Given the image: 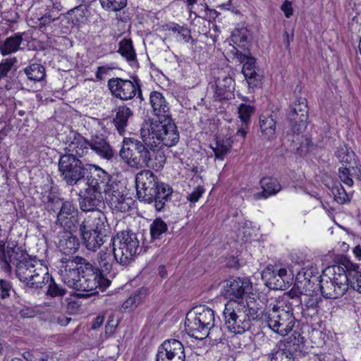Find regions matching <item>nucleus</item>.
Returning <instances> with one entry per match:
<instances>
[{"label":"nucleus","instance_id":"6e6552de","mask_svg":"<svg viewBox=\"0 0 361 361\" xmlns=\"http://www.w3.org/2000/svg\"><path fill=\"white\" fill-rule=\"evenodd\" d=\"M150 104L152 111L155 116L159 118V121L145 123L142 128H152L153 125H159L163 126L162 132L166 131L169 126L174 127L175 133H179L177 127L172 121L170 106L162 94L159 92H152L149 97Z\"/></svg>","mask_w":361,"mask_h":361},{"label":"nucleus","instance_id":"de8ad7c7","mask_svg":"<svg viewBox=\"0 0 361 361\" xmlns=\"http://www.w3.org/2000/svg\"><path fill=\"white\" fill-rule=\"evenodd\" d=\"M64 202H66L64 199L58 197L54 193H50L47 196V207L49 211L56 213Z\"/></svg>","mask_w":361,"mask_h":361},{"label":"nucleus","instance_id":"72a5a7b5","mask_svg":"<svg viewBox=\"0 0 361 361\" xmlns=\"http://www.w3.org/2000/svg\"><path fill=\"white\" fill-rule=\"evenodd\" d=\"M231 39L238 46L245 47L251 42L252 35L247 27H237L232 32Z\"/></svg>","mask_w":361,"mask_h":361},{"label":"nucleus","instance_id":"a211bd4d","mask_svg":"<svg viewBox=\"0 0 361 361\" xmlns=\"http://www.w3.org/2000/svg\"><path fill=\"white\" fill-rule=\"evenodd\" d=\"M56 213V224L65 230H71L78 222V209L73 201L66 200Z\"/></svg>","mask_w":361,"mask_h":361},{"label":"nucleus","instance_id":"69168bd1","mask_svg":"<svg viewBox=\"0 0 361 361\" xmlns=\"http://www.w3.org/2000/svg\"><path fill=\"white\" fill-rule=\"evenodd\" d=\"M133 79L135 80V82L136 84V86H137V97L140 98L141 101H142L144 99L142 97V90H141V85H140V81L137 77H133Z\"/></svg>","mask_w":361,"mask_h":361},{"label":"nucleus","instance_id":"0eeeda50","mask_svg":"<svg viewBox=\"0 0 361 361\" xmlns=\"http://www.w3.org/2000/svg\"><path fill=\"white\" fill-rule=\"evenodd\" d=\"M80 268L81 283H80L79 291L90 293L89 295H94L97 288L104 290L107 288L110 281L107 279L100 269L90 263L85 258H82Z\"/></svg>","mask_w":361,"mask_h":361},{"label":"nucleus","instance_id":"774afa93","mask_svg":"<svg viewBox=\"0 0 361 361\" xmlns=\"http://www.w3.org/2000/svg\"><path fill=\"white\" fill-rule=\"evenodd\" d=\"M353 253L358 259H361V245H358L353 249Z\"/></svg>","mask_w":361,"mask_h":361},{"label":"nucleus","instance_id":"bf43d9fd","mask_svg":"<svg viewBox=\"0 0 361 361\" xmlns=\"http://www.w3.org/2000/svg\"><path fill=\"white\" fill-rule=\"evenodd\" d=\"M353 164L354 166H351L353 171V172H351V174L353 177L359 180H361V165L360 164H357V161H355Z\"/></svg>","mask_w":361,"mask_h":361},{"label":"nucleus","instance_id":"aec40b11","mask_svg":"<svg viewBox=\"0 0 361 361\" xmlns=\"http://www.w3.org/2000/svg\"><path fill=\"white\" fill-rule=\"evenodd\" d=\"M214 86V97L216 100L228 99L235 89V81L228 74L219 71L215 79Z\"/></svg>","mask_w":361,"mask_h":361},{"label":"nucleus","instance_id":"e433bc0d","mask_svg":"<svg viewBox=\"0 0 361 361\" xmlns=\"http://www.w3.org/2000/svg\"><path fill=\"white\" fill-rule=\"evenodd\" d=\"M118 52L124 57L128 62L136 61V53L133 46V42L130 39H123L119 42Z\"/></svg>","mask_w":361,"mask_h":361},{"label":"nucleus","instance_id":"f704fd0d","mask_svg":"<svg viewBox=\"0 0 361 361\" xmlns=\"http://www.w3.org/2000/svg\"><path fill=\"white\" fill-rule=\"evenodd\" d=\"M190 313L195 314L203 323L214 330V312L212 309L204 306L196 307Z\"/></svg>","mask_w":361,"mask_h":361},{"label":"nucleus","instance_id":"39448f33","mask_svg":"<svg viewBox=\"0 0 361 361\" xmlns=\"http://www.w3.org/2000/svg\"><path fill=\"white\" fill-rule=\"evenodd\" d=\"M95 165L84 163L73 154H64L59 160L60 176L67 185L73 186L88 176L90 169Z\"/></svg>","mask_w":361,"mask_h":361},{"label":"nucleus","instance_id":"20e7f679","mask_svg":"<svg viewBox=\"0 0 361 361\" xmlns=\"http://www.w3.org/2000/svg\"><path fill=\"white\" fill-rule=\"evenodd\" d=\"M111 245L114 248L116 263L127 266L139 253L140 241L137 234L131 231H123L111 238Z\"/></svg>","mask_w":361,"mask_h":361},{"label":"nucleus","instance_id":"5701e85b","mask_svg":"<svg viewBox=\"0 0 361 361\" xmlns=\"http://www.w3.org/2000/svg\"><path fill=\"white\" fill-rule=\"evenodd\" d=\"M89 147L100 157L110 160L114 156L113 149L102 135H94L88 140Z\"/></svg>","mask_w":361,"mask_h":361},{"label":"nucleus","instance_id":"9d476101","mask_svg":"<svg viewBox=\"0 0 361 361\" xmlns=\"http://www.w3.org/2000/svg\"><path fill=\"white\" fill-rule=\"evenodd\" d=\"M88 188L85 190L84 197L80 202V209L85 212L101 211L104 205L102 193H104L106 183L103 180L93 178L87 182Z\"/></svg>","mask_w":361,"mask_h":361},{"label":"nucleus","instance_id":"338daca9","mask_svg":"<svg viewBox=\"0 0 361 361\" xmlns=\"http://www.w3.org/2000/svg\"><path fill=\"white\" fill-rule=\"evenodd\" d=\"M115 328H116V325H114L113 324H110V321H108V323H107V324L105 326L106 333V334H110L114 333V331L115 330Z\"/></svg>","mask_w":361,"mask_h":361},{"label":"nucleus","instance_id":"3c124183","mask_svg":"<svg viewBox=\"0 0 361 361\" xmlns=\"http://www.w3.org/2000/svg\"><path fill=\"white\" fill-rule=\"evenodd\" d=\"M338 176L341 180L348 186H352L353 185V176L351 174V171L350 168L348 167H341L338 169Z\"/></svg>","mask_w":361,"mask_h":361},{"label":"nucleus","instance_id":"ea45409f","mask_svg":"<svg viewBox=\"0 0 361 361\" xmlns=\"http://www.w3.org/2000/svg\"><path fill=\"white\" fill-rule=\"evenodd\" d=\"M89 10L85 5H80L71 10H69L66 14L71 16L72 22L74 24L82 23L86 20Z\"/></svg>","mask_w":361,"mask_h":361},{"label":"nucleus","instance_id":"0e129e2a","mask_svg":"<svg viewBox=\"0 0 361 361\" xmlns=\"http://www.w3.org/2000/svg\"><path fill=\"white\" fill-rule=\"evenodd\" d=\"M108 72V68L104 67V66H99L97 68V71L96 73V78L97 80H102V75L104 74H106Z\"/></svg>","mask_w":361,"mask_h":361},{"label":"nucleus","instance_id":"5fc2aeb1","mask_svg":"<svg viewBox=\"0 0 361 361\" xmlns=\"http://www.w3.org/2000/svg\"><path fill=\"white\" fill-rule=\"evenodd\" d=\"M288 295L290 296L291 300L290 302H288L290 305H295L296 306H298L300 304H302V298H300L296 290L291 289Z\"/></svg>","mask_w":361,"mask_h":361},{"label":"nucleus","instance_id":"a878e982","mask_svg":"<svg viewBox=\"0 0 361 361\" xmlns=\"http://www.w3.org/2000/svg\"><path fill=\"white\" fill-rule=\"evenodd\" d=\"M345 270H343V281L350 284V286L360 293H361V271L360 266L347 261L345 264Z\"/></svg>","mask_w":361,"mask_h":361},{"label":"nucleus","instance_id":"7ed1b4c3","mask_svg":"<svg viewBox=\"0 0 361 361\" xmlns=\"http://www.w3.org/2000/svg\"><path fill=\"white\" fill-rule=\"evenodd\" d=\"M308 106L307 99L304 97H299L295 102L290 107L288 113V118L292 126L293 134L288 133L286 138L290 142V150L299 153L302 151L301 144L303 137L300 135L305 127L308 119Z\"/></svg>","mask_w":361,"mask_h":361},{"label":"nucleus","instance_id":"4468645a","mask_svg":"<svg viewBox=\"0 0 361 361\" xmlns=\"http://www.w3.org/2000/svg\"><path fill=\"white\" fill-rule=\"evenodd\" d=\"M183 345L176 339L165 341L158 348L157 361H185Z\"/></svg>","mask_w":361,"mask_h":361},{"label":"nucleus","instance_id":"052dcab7","mask_svg":"<svg viewBox=\"0 0 361 361\" xmlns=\"http://www.w3.org/2000/svg\"><path fill=\"white\" fill-rule=\"evenodd\" d=\"M249 125L250 124L242 123V125L240 128L238 130L236 135L241 136L243 138H245L249 129Z\"/></svg>","mask_w":361,"mask_h":361},{"label":"nucleus","instance_id":"393cba45","mask_svg":"<svg viewBox=\"0 0 361 361\" xmlns=\"http://www.w3.org/2000/svg\"><path fill=\"white\" fill-rule=\"evenodd\" d=\"M97 262L99 265V269L104 275L111 273L113 270V267L116 262V257L114 254V248L111 243L109 247H105L98 252Z\"/></svg>","mask_w":361,"mask_h":361},{"label":"nucleus","instance_id":"09e8293b","mask_svg":"<svg viewBox=\"0 0 361 361\" xmlns=\"http://www.w3.org/2000/svg\"><path fill=\"white\" fill-rule=\"evenodd\" d=\"M142 302V292L137 290L132 294L123 304L125 310H133L136 307Z\"/></svg>","mask_w":361,"mask_h":361},{"label":"nucleus","instance_id":"c9c22d12","mask_svg":"<svg viewBox=\"0 0 361 361\" xmlns=\"http://www.w3.org/2000/svg\"><path fill=\"white\" fill-rule=\"evenodd\" d=\"M24 72L30 80L41 81L46 75L45 68L40 63H33L24 69Z\"/></svg>","mask_w":361,"mask_h":361},{"label":"nucleus","instance_id":"c85d7f7f","mask_svg":"<svg viewBox=\"0 0 361 361\" xmlns=\"http://www.w3.org/2000/svg\"><path fill=\"white\" fill-rule=\"evenodd\" d=\"M114 124L120 135H123L128 124V119L133 115V111L126 105L118 106L116 110Z\"/></svg>","mask_w":361,"mask_h":361},{"label":"nucleus","instance_id":"58836bf2","mask_svg":"<svg viewBox=\"0 0 361 361\" xmlns=\"http://www.w3.org/2000/svg\"><path fill=\"white\" fill-rule=\"evenodd\" d=\"M335 154L340 162L346 165H350L357 161L355 152L345 146L338 148Z\"/></svg>","mask_w":361,"mask_h":361},{"label":"nucleus","instance_id":"423d86ee","mask_svg":"<svg viewBox=\"0 0 361 361\" xmlns=\"http://www.w3.org/2000/svg\"><path fill=\"white\" fill-rule=\"evenodd\" d=\"M271 304L267 308L264 316L268 326L281 336H286L290 333L295 324V318L293 314L292 308L285 310L282 305Z\"/></svg>","mask_w":361,"mask_h":361},{"label":"nucleus","instance_id":"ddd939ff","mask_svg":"<svg viewBox=\"0 0 361 361\" xmlns=\"http://www.w3.org/2000/svg\"><path fill=\"white\" fill-rule=\"evenodd\" d=\"M223 290L230 301H242L245 295L252 290V283L247 277H231L223 283Z\"/></svg>","mask_w":361,"mask_h":361},{"label":"nucleus","instance_id":"b1692460","mask_svg":"<svg viewBox=\"0 0 361 361\" xmlns=\"http://www.w3.org/2000/svg\"><path fill=\"white\" fill-rule=\"evenodd\" d=\"M80 231L82 244L90 251H97L106 241V233L86 231L81 228Z\"/></svg>","mask_w":361,"mask_h":361},{"label":"nucleus","instance_id":"c03bdc74","mask_svg":"<svg viewBox=\"0 0 361 361\" xmlns=\"http://www.w3.org/2000/svg\"><path fill=\"white\" fill-rule=\"evenodd\" d=\"M251 337L250 334H234L231 338V342L235 348H243L251 344Z\"/></svg>","mask_w":361,"mask_h":361},{"label":"nucleus","instance_id":"8fccbe9b","mask_svg":"<svg viewBox=\"0 0 361 361\" xmlns=\"http://www.w3.org/2000/svg\"><path fill=\"white\" fill-rule=\"evenodd\" d=\"M54 13V11H49L39 18V29L40 30H46L47 26L51 22H55L59 19V16H57Z\"/></svg>","mask_w":361,"mask_h":361},{"label":"nucleus","instance_id":"dca6fc26","mask_svg":"<svg viewBox=\"0 0 361 361\" xmlns=\"http://www.w3.org/2000/svg\"><path fill=\"white\" fill-rule=\"evenodd\" d=\"M108 87L112 94L121 100L132 99L137 94V87L133 82L119 78H113L109 80Z\"/></svg>","mask_w":361,"mask_h":361},{"label":"nucleus","instance_id":"412c9836","mask_svg":"<svg viewBox=\"0 0 361 361\" xmlns=\"http://www.w3.org/2000/svg\"><path fill=\"white\" fill-rule=\"evenodd\" d=\"M68 154H73L78 158H81L88 152V140L75 131H70L66 137Z\"/></svg>","mask_w":361,"mask_h":361},{"label":"nucleus","instance_id":"79ce46f5","mask_svg":"<svg viewBox=\"0 0 361 361\" xmlns=\"http://www.w3.org/2000/svg\"><path fill=\"white\" fill-rule=\"evenodd\" d=\"M331 192L334 200L341 204L348 202L350 200L349 195L340 183H336L331 188Z\"/></svg>","mask_w":361,"mask_h":361},{"label":"nucleus","instance_id":"4be33fe9","mask_svg":"<svg viewBox=\"0 0 361 361\" xmlns=\"http://www.w3.org/2000/svg\"><path fill=\"white\" fill-rule=\"evenodd\" d=\"M107 226L106 218L101 211L92 212L80 224V228L86 231L105 233Z\"/></svg>","mask_w":361,"mask_h":361},{"label":"nucleus","instance_id":"6ab92c4d","mask_svg":"<svg viewBox=\"0 0 361 361\" xmlns=\"http://www.w3.org/2000/svg\"><path fill=\"white\" fill-rule=\"evenodd\" d=\"M185 328L188 335L202 340L207 336L212 337L214 329L197 317L193 313H188L185 320Z\"/></svg>","mask_w":361,"mask_h":361},{"label":"nucleus","instance_id":"7c9ffc66","mask_svg":"<svg viewBox=\"0 0 361 361\" xmlns=\"http://www.w3.org/2000/svg\"><path fill=\"white\" fill-rule=\"evenodd\" d=\"M23 33H16L14 35L7 37L4 43L0 45V51L6 56L17 51L23 42Z\"/></svg>","mask_w":361,"mask_h":361},{"label":"nucleus","instance_id":"2f4dec72","mask_svg":"<svg viewBox=\"0 0 361 361\" xmlns=\"http://www.w3.org/2000/svg\"><path fill=\"white\" fill-rule=\"evenodd\" d=\"M276 123L273 115L260 116V131L264 139L271 140L274 137Z\"/></svg>","mask_w":361,"mask_h":361},{"label":"nucleus","instance_id":"e2e57ef3","mask_svg":"<svg viewBox=\"0 0 361 361\" xmlns=\"http://www.w3.org/2000/svg\"><path fill=\"white\" fill-rule=\"evenodd\" d=\"M103 322H104V316L99 315L94 319V320L92 323V328L93 329H98L99 327L101 326V325L103 324Z\"/></svg>","mask_w":361,"mask_h":361},{"label":"nucleus","instance_id":"49530a36","mask_svg":"<svg viewBox=\"0 0 361 361\" xmlns=\"http://www.w3.org/2000/svg\"><path fill=\"white\" fill-rule=\"evenodd\" d=\"M50 280V283L48 286V290L47 294L52 298H61L63 297L66 290L62 286L56 284L55 281L49 277V281Z\"/></svg>","mask_w":361,"mask_h":361},{"label":"nucleus","instance_id":"9b49d317","mask_svg":"<svg viewBox=\"0 0 361 361\" xmlns=\"http://www.w3.org/2000/svg\"><path fill=\"white\" fill-rule=\"evenodd\" d=\"M82 257L69 256L61 259L60 275L62 281L68 287L79 291L82 272L79 267Z\"/></svg>","mask_w":361,"mask_h":361},{"label":"nucleus","instance_id":"4d7b16f0","mask_svg":"<svg viewBox=\"0 0 361 361\" xmlns=\"http://www.w3.org/2000/svg\"><path fill=\"white\" fill-rule=\"evenodd\" d=\"M286 18H290L293 15V8L290 1L286 0L281 6Z\"/></svg>","mask_w":361,"mask_h":361},{"label":"nucleus","instance_id":"f8f14e48","mask_svg":"<svg viewBox=\"0 0 361 361\" xmlns=\"http://www.w3.org/2000/svg\"><path fill=\"white\" fill-rule=\"evenodd\" d=\"M234 55L240 63H243L242 72L247 80L249 88L259 87L262 85V76L258 73L259 69L256 66V59L250 55L248 50L247 53L243 54L236 49Z\"/></svg>","mask_w":361,"mask_h":361},{"label":"nucleus","instance_id":"2eb2a0df","mask_svg":"<svg viewBox=\"0 0 361 361\" xmlns=\"http://www.w3.org/2000/svg\"><path fill=\"white\" fill-rule=\"evenodd\" d=\"M343 274H338L329 280L322 279L320 281V290L322 295L329 299H336L343 295L348 290V283L343 279Z\"/></svg>","mask_w":361,"mask_h":361},{"label":"nucleus","instance_id":"6e6d98bb","mask_svg":"<svg viewBox=\"0 0 361 361\" xmlns=\"http://www.w3.org/2000/svg\"><path fill=\"white\" fill-rule=\"evenodd\" d=\"M12 66L13 63L11 61H6L5 63H0V79L7 75Z\"/></svg>","mask_w":361,"mask_h":361},{"label":"nucleus","instance_id":"cd10ccee","mask_svg":"<svg viewBox=\"0 0 361 361\" xmlns=\"http://www.w3.org/2000/svg\"><path fill=\"white\" fill-rule=\"evenodd\" d=\"M79 247V239L71 232H65L59 241V248L65 254V257L76 252Z\"/></svg>","mask_w":361,"mask_h":361},{"label":"nucleus","instance_id":"a19ab883","mask_svg":"<svg viewBox=\"0 0 361 361\" xmlns=\"http://www.w3.org/2000/svg\"><path fill=\"white\" fill-rule=\"evenodd\" d=\"M267 357L269 361H294L293 353L286 349H274Z\"/></svg>","mask_w":361,"mask_h":361},{"label":"nucleus","instance_id":"f03ea898","mask_svg":"<svg viewBox=\"0 0 361 361\" xmlns=\"http://www.w3.org/2000/svg\"><path fill=\"white\" fill-rule=\"evenodd\" d=\"M262 316L263 310L255 305V301H229L224 310L225 326L234 334L249 331L252 321H259Z\"/></svg>","mask_w":361,"mask_h":361},{"label":"nucleus","instance_id":"680f3d73","mask_svg":"<svg viewBox=\"0 0 361 361\" xmlns=\"http://www.w3.org/2000/svg\"><path fill=\"white\" fill-rule=\"evenodd\" d=\"M57 323L61 326H66L71 321V317L61 315L57 318Z\"/></svg>","mask_w":361,"mask_h":361},{"label":"nucleus","instance_id":"37998d69","mask_svg":"<svg viewBox=\"0 0 361 361\" xmlns=\"http://www.w3.org/2000/svg\"><path fill=\"white\" fill-rule=\"evenodd\" d=\"M102 7L111 12H117L127 6V0H99Z\"/></svg>","mask_w":361,"mask_h":361},{"label":"nucleus","instance_id":"603ef678","mask_svg":"<svg viewBox=\"0 0 361 361\" xmlns=\"http://www.w3.org/2000/svg\"><path fill=\"white\" fill-rule=\"evenodd\" d=\"M12 286L10 281L5 279H0V298L5 299L8 298Z\"/></svg>","mask_w":361,"mask_h":361},{"label":"nucleus","instance_id":"a18cd8bd","mask_svg":"<svg viewBox=\"0 0 361 361\" xmlns=\"http://www.w3.org/2000/svg\"><path fill=\"white\" fill-rule=\"evenodd\" d=\"M255 108L245 104H240L238 107L239 118L242 123L250 124V117L254 114Z\"/></svg>","mask_w":361,"mask_h":361},{"label":"nucleus","instance_id":"473e14b6","mask_svg":"<svg viewBox=\"0 0 361 361\" xmlns=\"http://www.w3.org/2000/svg\"><path fill=\"white\" fill-rule=\"evenodd\" d=\"M232 144L233 141L231 138L221 139L217 137L215 147H212L216 159L223 160L227 154L230 152Z\"/></svg>","mask_w":361,"mask_h":361},{"label":"nucleus","instance_id":"1a4fd4ad","mask_svg":"<svg viewBox=\"0 0 361 361\" xmlns=\"http://www.w3.org/2000/svg\"><path fill=\"white\" fill-rule=\"evenodd\" d=\"M104 188L106 201L114 212L124 213L130 209L131 199L126 197V188L121 182H106Z\"/></svg>","mask_w":361,"mask_h":361},{"label":"nucleus","instance_id":"4c0bfd02","mask_svg":"<svg viewBox=\"0 0 361 361\" xmlns=\"http://www.w3.org/2000/svg\"><path fill=\"white\" fill-rule=\"evenodd\" d=\"M168 230L167 224L161 219L157 218L150 225V235L152 240H159L161 235Z\"/></svg>","mask_w":361,"mask_h":361},{"label":"nucleus","instance_id":"bb28decb","mask_svg":"<svg viewBox=\"0 0 361 361\" xmlns=\"http://www.w3.org/2000/svg\"><path fill=\"white\" fill-rule=\"evenodd\" d=\"M262 191L254 194L255 200L267 198L269 196L276 195L281 190V185L277 179L271 177H265L260 180Z\"/></svg>","mask_w":361,"mask_h":361},{"label":"nucleus","instance_id":"c756f323","mask_svg":"<svg viewBox=\"0 0 361 361\" xmlns=\"http://www.w3.org/2000/svg\"><path fill=\"white\" fill-rule=\"evenodd\" d=\"M301 310L305 317H312L317 314L319 309V302L321 300L317 295H303Z\"/></svg>","mask_w":361,"mask_h":361},{"label":"nucleus","instance_id":"f257e3e1","mask_svg":"<svg viewBox=\"0 0 361 361\" xmlns=\"http://www.w3.org/2000/svg\"><path fill=\"white\" fill-rule=\"evenodd\" d=\"M162 126L153 125L152 128H141L140 137L124 138L119 152L121 159L131 169H145L136 176L137 195L140 201L154 203L157 211H162L166 203L171 200L173 189L169 185L159 181L151 170H162L166 157L159 146L162 144L172 147L178 142L179 133H175L174 127L169 126L162 132Z\"/></svg>","mask_w":361,"mask_h":361},{"label":"nucleus","instance_id":"13d9d810","mask_svg":"<svg viewBox=\"0 0 361 361\" xmlns=\"http://www.w3.org/2000/svg\"><path fill=\"white\" fill-rule=\"evenodd\" d=\"M190 32V30L188 27H181V29H179L178 35L182 37V39L185 42H188L190 39H192Z\"/></svg>","mask_w":361,"mask_h":361},{"label":"nucleus","instance_id":"f3484780","mask_svg":"<svg viewBox=\"0 0 361 361\" xmlns=\"http://www.w3.org/2000/svg\"><path fill=\"white\" fill-rule=\"evenodd\" d=\"M262 277L266 285L271 289L283 290L286 288L288 276L285 268L269 265L262 271Z\"/></svg>","mask_w":361,"mask_h":361},{"label":"nucleus","instance_id":"864d4df0","mask_svg":"<svg viewBox=\"0 0 361 361\" xmlns=\"http://www.w3.org/2000/svg\"><path fill=\"white\" fill-rule=\"evenodd\" d=\"M204 192V189L203 187L197 186L191 193L188 194L187 199L191 202H196L199 200Z\"/></svg>","mask_w":361,"mask_h":361}]
</instances>
